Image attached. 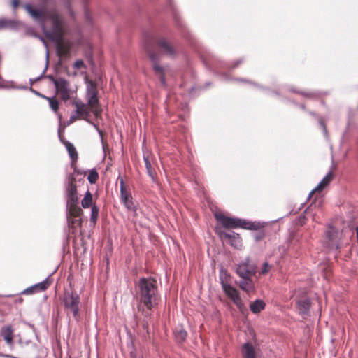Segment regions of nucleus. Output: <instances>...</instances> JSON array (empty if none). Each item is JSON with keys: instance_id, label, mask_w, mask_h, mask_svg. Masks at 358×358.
<instances>
[{"instance_id": "1", "label": "nucleus", "mask_w": 358, "mask_h": 358, "mask_svg": "<svg viewBox=\"0 0 358 358\" xmlns=\"http://www.w3.org/2000/svg\"><path fill=\"white\" fill-rule=\"evenodd\" d=\"M29 14L40 22L45 36L55 43L64 53L69 52L71 45L63 40L64 34V22L55 10L48 12L45 9H34L30 4L24 6Z\"/></svg>"}, {"instance_id": "2", "label": "nucleus", "mask_w": 358, "mask_h": 358, "mask_svg": "<svg viewBox=\"0 0 358 358\" xmlns=\"http://www.w3.org/2000/svg\"><path fill=\"white\" fill-rule=\"evenodd\" d=\"M136 289L139 301L138 310L144 317L149 318L152 315V308L158 305L161 299L157 280L153 278H141Z\"/></svg>"}, {"instance_id": "3", "label": "nucleus", "mask_w": 358, "mask_h": 358, "mask_svg": "<svg viewBox=\"0 0 358 358\" xmlns=\"http://www.w3.org/2000/svg\"><path fill=\"white\" fill-rule=\"evenodd\" d=\"M342 223L341 218L336 219L329 225V229L326 232L327 246L331 249L338 250V241L342 238L343 233H347V228L341 229L339 225Z\"/></svg>"}, {"instance_id": "4", "label": "nucleus", "mask_w": 358, "mask_h": 358, "mask_svg": "<svg viewBox=\"0 0 358 358\" xmlns=\"http://www.w3.org/2000/svg\"><path fill=\"white\" fill-rule=\"evenodd\" d=\"M62 303L66 314H72L73 317L78 321L80 320V299L76 292H66L64 294Z\"/></svg>"}, {"instance_id": "5", "label": "nucleus", "mask_w": 358, "mask_h": 358, "mask_svg": "<svg viewBox=\"0 0 358 358\" xmlns=\"http://www.w3.org/2000/svg\"><path fill=\"white\" fill-rule=\"evenodd\" d=\"M98 91L96 85L92 81L87 82L86 99L88 106L96 117H99L101 114V108L98 99Z\"/></svg>"}, {"instance_id": "6", "label": "nucleus", "mask_w": 358, "mask_h": 358, "mask_svg": "<svg viewBox=\"0 0 358 358\" xmlns=\"http://www.w3.org/2000/svg\"><path fill=\"white\" fill-rule=\"evenodd\" d=\"M236 271L241 278H252L257 273V266L246 258L237 265Z\"/></svg>"}, {"instance_id": "7", "label": "nucleus", "mask_w": 358, "mask_h": 358, "mask_svg": "<svg viewBox=\"0 0 358 358\" xmlns=\"http://www.w3.org/2000/svg\"><path fill=\"white\" fill-rule=\"evenodd\" d=\"M152 38H148L145 44V48L148 56L153 63V69L157 75L159 76L161 83L165 85V78L164 76V69L158 64V55L155 53L150 48Z\"/></svg>"}, {"instance_id": "8", "label": "nucleus", "mask_w": 358, "mask_h": 358, "mask_svg": "<svg viewBox=\"0 0 358 358\" xmlns=\"http://www.w3.org/2000/svg\"><path fill=\"white\" fill-rule=\"evenodd\" d=\"M224 294L227 295L228 298H229L234 303L238 309L243 312L245 309V304L242 301L238 290L231 285L225 286L224 288L222 289Z\"/></svg>"}, {"instance_id": "9", "label": "nucleus", "mask_w": 358, "mask_h": 358, "mask_svg": "<svg viewBox=\"0 0 358 358\" xmlns=\"http://www.w3.org/2000/svg\"><path fill=\"white\" fill-rule=\"evenodd\" d=\"M215 218L225 228L234 229L239 227L243 229V219L228 217L222 214H215Z\"/></svg>"}, {"instance_id": "10", "label": "nucleus", "mask_w": 358, "mask_h": 358, "mask_svg": "<svg viewBox=\"0 0 358 358\" xmlns=\"http://www.w3.org/2000/svg\"><path fill=\"white\" fill-rule=\"evenodd\" d=\"M55 86L57 93L62 100L66 101L70 99L71 90L69 88V84L66 80L59 78L58 80H55Z\"/></svg>"}, {"instance_id": "11", "label": "nucleus", "mask_w": 358, "mask_h": 358, "mask_svg": "<svg viewBox=\"0 0 358 358\" xmlns=\"http://www.w3.org/2000/svg\"><path fill=\"white\" fill-rule=\"evenodd\" d=\"M74 106L76 108V113L78 115H79L81 118L84 119L90 124H92L98 131L99 135L102 136V131L99 129L98 126L87 119V117L90 115V111L87 108V105L83 103L76 101L74 103Z\"/></svg>"}, {"instance_id": "12", "label": "nucleus", "mask_w": 358, "mask_h": 358, "mask_svg": "<svg viewBox=\"0 0 358 358\" xmlns=\"http://www.w3.org/2000/svg\"><path fill=\"white\" fill-rule=\"evenodd\" d=\"M67 201L66 203H74L78 204V197L77 187L76 185V181L74 178H69L68 182V186L66 190Z\"/></svg>"}, {"instance_id": "13", "label": "nucleus", "mask_w": 358, "mask_h": 358, "mask_svg": "<svg viewBox=\"0 0 358 358\" xmlns=\"http://www.w3.org/2000/svg\"><path fill=\"white\" fill-rule=\"evenodd\" d=\"M120 199L122 203L128 210L132 212L136 211V205L133 201V198L129 192H127L124 194H120Z\"/></svg>"}, {"instance_id": "14", "label": "nucleus", "mask_w": 358, "mask_h": 358, "mask_svg": "<svg viewBox=\"0 0 358 358\" xmlns=\"http://www.w3.org/2000/svg\"><path fill=\"white\" fill-rule=\"evenodd\" d=\"M13 329L11 325L3 326L1 329V336L9 346L13 343Z\"/></svg>"}, {"instance_id": "15", "label": "nucleus", "mask_w": 358, "mask_h": 358, "mask_svg": "<svg viewBox=\"0 0 358 358\" xmlns=\"http://www.w3.org/2000/svg\"><path fill=\"white\" fill-rule=\"evenodd\" d=\"M310 305V301L308 298L296 301L297 310L302 316H306L308 315Z\"/></svg>"}, {"instance_id": "16", "label": "nucleus", "mask_w": 358, "mask_h": 358, "mask_svg": "<svg viewBox=\"0 0 358 358\" xmlns=\"http://www.w3.org/2000/svg\"><path fill=\"white\" fill-rule=\"evenodd\" d=\"M222 236L229 241L230 245L232 247L235 248H241V241L238 234H236L235 232L224 233L222 234Z\"/></svg>"}, {"instance_id": "17", "label": "nucleus", "mask_w": 358, "mask_h": 358, "mask_svg": "<svg viewBox=\"0 0 358 358\" xmlns=\"http://www.w3.org/2000/svg\"><path fill=\"white\" fill-rule=\"evenodd\" d=\"M66 208L69 215L73 217L71 224H76V222L78 221L77 217H79L82 213V209L78 206V204L74 203H66Z\"/></svg>"}, {"instance_id": "18", "label": "nucleus", "mask_w": 358, "mask_h": 358, "mask_svg": "<svg viewBox=\"0 0 358 358\" xmlns=\"http://www.w3.org/2000/svg\"><path fill=\"white\" fill-rule=\"evenodd\" d=\"M238 285L241 289L248 294L255 290V284L252 278H241Z\"/></svg>"}, {"instance_id": "19", "label": "nucleus", "mask_w": 358, "mask_h": 358, "mask_svg": "<svg viewBox=\"0 0 358 358\" xmlns=\"http://www.w3.org/2000/svg\"><path fill=\"white\" fill-rule=\"evenodd\" d=\"M241 354L243 358H256V352L252 343H245L241 348Z\"/></svg>"}, {"instance_id": "20", "label": "nucleus", "mask_w": 358, "mask_h": 358, "mask_svg": "<svg viewBox=\"0 0 358 358\" xmlns=\"http://www.w3.org/2000/svg\"><path fill=\"white\" fill-rule=\"evenodd\" d=\"M159 47L164 51V54L173 56L175 54V50L173 47L168 43V41L164 38H161L157 41Z\"/></svg>"}, {"instance_id": "21", "label": "nucleus", "mask_w": 358, "mask_h": 358, "mask_svg": "<svg viewBox=\"0 0 358 358\" xmlns=\"http://www.w3.org/2000/svg\"><path fill=\"white\" fill-rule=\"evenodd\" d=\"M332 179H333V173L331 171H329L322 178V180L316 186V187L310 192L309 196H310L312 195V194H313L314 192H315V191L322 190L325 187H327L330 183V182L332 180Z\"/></svg>"}, {"instance_id": "22", "label": "nucleus", "mask_w": 358, "mask_h": 358, "mask_svg": "<svg viewBox=\"0 0 358 358\" xmlns=\"http://www.w3.org/2000/svg\"><path fill=\"white\" fill-rule=\"evenodd\" d=\"M174 336L176 341L179 343H183L187 336V331L182 326H178L173 331Z\"/></svg>"}, {"instance_id": "23", "label": "nucleus", "mask_w": 358, "mask_h": 358, "mask_svg": "<svg viewBox=\"0 0 358 358\" xmlns=\"http://www.w3.org/2000/svg\"><path fill=\"white\" fill-rule=\"evenodd\" d=\"M265 303L263 300L257 299L250 305V309L254 314H258L265 308Z\"/></svg>"}, {"instance_id": "24", "label": "nucleus", "mask_w": 358, "mask_h": 358, "mask_svg": "<svg viewBox=\"0 0 358 358\" xmlns=\"http://www.w3.org/2000/svg\"><path fill=\"white\" fill-rule=\"evenodd\" d=\"M64 145L68 151V153L72 162H76L78 159V153L74 145L69 141L64 142Z\"/></svg>"}, {"instance_id": "25", "label": "nucleus", "mask_w": 358, "mask_h": 358, "mask_svg": "<svg viewBox=\"0 0 358 358\" xmlns=\"http://www.w3.org/2000/svg\"><path fill=\"white\" fill-rule=\"evenodd\" d=\"M263 227L264 225L259 222H249L243 219V229H244L257 230Z\"/></svg>"}, {"instance_id": "26", "label": "nucleus", "mask_w": 358, "mask_h": 358, "mask_svg": "<svg viewBox=\"0 0 358 358\" xmlns=\"http://www.w3.org/2000/svg\"><path fill=\"white\" fill-rule=\"evenodd\" d=\"M220 280L222 289L224 288L225 286L231 285L230 275L227 273V271H224L223 269H221L220 273Z\"/></svg>"}, {"instance_id": "27", "label": "nucleus", "mask_w": 358, "mask_h": 358, "mask_svg": "<svg viewBox=\"0 0 358 358\" xmlns=\"http://www.w3.org/2000/svg\"><path fill=\"white\" fill-rule=\"evenodd\" d=\"M92 195L91 192L87 190L84 196V198L81 201V205L83 208H87L92 206Z\"/></svg>"}, {"instance_id": "28", "label": "nucleus", "mask_w": 358, "mask_h": 358, "mask_svg": "<svg viewBox=\"0 0 358 358\" xmlns=\"http://www.w3.org/2000/svg\"><path fill=\"white\" fill-rule=\"evenodd\" d=\"M50 282L48 280V278L39 283H36L32 286V288L36 289V292H43L48 289L50 286Z\"/></svg>"}, {"instance_id": "29", "label": "nucleus", "mask_w": 358, "mask_h": 358, "mask_svg": "<svg viewBox=\"0 0 358 358\" xmlns=\"http://www.w3.org/2000/svg\"><path fill=\"white\" fill-rule=\"evenodd\" d=\"M46 99L49 101L50 108L57 114L59 121H61L62 115L57 113L59 108V102L54 97H47Z\"/></svg>"}, {"instance_id": "30", "label": "nucleus", "mask_w": 358, "mask_h": 358, "mask_svg": "<svg viewBox=\"0 0 358 358\" xmlns=\"http://www.w3.org/2000/svg\"><path fill=\"white\" fill-rule=\"evenodd\" d=\"M143 159L145 162V168L149 176L152 178V180H155V171L152 169L151 163L149 161L148 156H143Z\"/></svg>"}, {"instance_id": "31", "label": "nucleus", "mask_w": 358, "mask_h": 358, "mask_svg": "<svg viewBox=\"0 0 358 358\" xmlns=\"http://www.w3.org/2000/svg\"><path fill=\"white\" fill-rule=\"evenodd\" d=\"M99 213V208L96 206L93 205L91 208L90 222L94 225L97 221Z\"/></svg>"}, {"instance_id": "32", "label": "nucleus", "mask_w": 358, "mask_h": 358, "mask_svg": "<svg viewBox=\"0 0 358 358\" xmlns=\"http://www.w3.org/2000/svg\"><path fill=\"white\" fill-rule=\"evenodd\" d=\"M15 22L13 20L6 18H0V29L14 27Z\"/></svg>"}, {"instance_id": "33", "label": "nucleus", "mask_w": 358, "mask_h": 358, "mask_svg": "<svg viewBox=\"0 0 358 358\" xmlns=\"http://www.w3.org/2000/svg\"><path fill=\"white\" fill-rule=\"evenodd\" d=\"M99 178V173L96 169H91L89 172L87 180L91 184H94L96 182Z\"/></svg>"}, {"instance_id": "34", "label": "nucleus", "mask_w": 358, "mask_h": 358, "mask_svg": "<svg viewBox=\"0 0 358 358\" xmlns=\"http://www.w3.org/2000/svg\"><path fill=\"white\" fill-rule=\"evenodd\" d=\"M271 268V266L269 265L268 262H264L262 265L261 271H259V275H266L269 272Z\"/></svg>"}, {"instance_id": "35", "label": "nucleus", "mask_w": 358, "mask_h": 358, "mask_svg": "<svg viewBox=\"0 0 358 358\" xmlns=\"http://www.w3.org/2000/svg\"><path fill=\"white\" fill-rule=\"evenodd\" d=\"M73 67L76 69H80L81 68H86V65L83 60L78 59L74 62Z\"/></svg>"}, {"instance_id": "36", "label": "nucleus", "mask_w": 358, "mask_h": 358, "mask_svg": "<svg viewBox=\"0 0 358 358\" xmlns=\"http://www.w3.org/2000/svg\"><path fill=\"white\" fill-rule=\"evenodd\" d=\"M117 180L120 181V194H124V192H127V191L126 189V187H125L123 178L118 177Z\"/></svg>"}, {"instance_id": "37", "label": "nucleus", "mask_w": 358, "mask_h": 358, "mask_svg": "<svg viewBox=\"0 0 358 358\" xmlns=\"http://www.w3.org/2000/svg\"><path fill=\"white\" fill-rule=\"evenodd\" d=\"M35 292H36V289L34 288H32V286H31L30 287H28L26 289H24L22 292V294H34Z\"/></svg>"}, {"instance_id": "38", "label": "nucleus", "mask_w": 358, "mask_h": 358, "mask_svg": "<svg viewBox=\"0 0 358 358\" xmlns=\"http://www.w3.org/2000/svg\"><path fill=\"white\" fill-rule=\"evenodd\" d=\"M80 118H81V117L79 115H78L75 111L73 114H71V115L70 117L69 123H73V122H75L76 120H77L78 119H80Z\"/></svg>"}, {"instance_id": "39", "label": "nucleus", "mask_w": 358, "mask_h": 358, "mask_svg": "<svg viewBox=\"0 0 358 358\" xmlns=\"http://www.w3.org/2000/svg\"><path fill=\"white\" fill-rule=\"evenodd\" d=\"M11 4L13 9H16L20 4V1L19 0H12Z\"/></svg>"}, {"instance_id": "40", "label": "nucleus", "mask_w": 358, "mask_h": 358, "mask_svg": "<svg viewBox=\"0 0 358 358\" xmlns=\"http://www.w3.org/2000/svg\"><path fill=\"white\" fill-rule=\"evenodd\" d=\"M30 90H31V91H32L35 94H36V95H38V96H41V97H43V98H44V99H46V98H47V96H44V95L41 94L39 92H38L37 91H36V90H33L31 87L30 88Z\"/></svg>"}, {"instance_id": "41", "label": "nucleus", "mask_w": 358, "mask_h": 358, "mask_svg": "<svg viewBox=\"0 0 358 358\" xmlns=\"http://www.w3.org/2000/svg\"><path fill=\"white\" fill-rule=\"evenodd\" d=\"M85 18L87 22H91V17L90 16L89 12L87 10H85Z\"/></svg>"}, {"instance_id": "42", "label": "nucleus", "mask_w": 358, "mask_h": 358, "mask_svg": "<svg viewBox=\"0 0 358 358\" xmlns=\"http://www.w3.org/2000/svg\"><path fill=\"white\" fill-rule=\"evenodd\" d=\"M262 237H263V234H259L255 236V240L256 241L261 240L262 238Z\"/></svg>"}, {"instance_id": "43", "label": "nucleus", "mask_w": 358, "mask_h": 358, "mask_svg": "<svg viewBox=\"0 0 358 358\" xmlns=\"http://www.w3.org/2000/svg\"><path fill=\"white\" fill-rule=\"evenodd\" d=\"M38 38H40V40L43 42V43L45 45V47L48 46V44L46 43V41L44 40L43 38H42L41 36H38Z\"/></svg>"}, {"instance_id": "44", "label": "nucleus", "mask_w": 358, "mask_h": 358, "mask_svg": "<svg viewBox=\"0 0 358 358\" xmlns=\"http://www.w3.org/2000/svg\"><path fill=\"white\" fill-rule=\"evenodd\" d=\"M320 125L322 126V127L324 129V133L326 134L327 133V129H326V127H325L324 124L322 122H320Z\"/></svg>"}, {"instance_id": "45", "label": "nucleus", "mask_w": 358, "mask_h": 358, "mask_svg": "<svg viewBox=\"0 0 358 358\" xmlns=\"http://www.w3.org/2000/svg\"><path fill=\"white\" fill-rule=\"evenodd\" d=\"M48 78H49L50 80H51L54 83H55V80H58V79H55V78H54V77H53L52 76H48Z\"/></svg>"}, {"instance_id": "46", "label": "nucleus", "mask_w": 358, "mask_h": 358, "mask_svg": "<svg viewBox=\"0 0 358 358\" xmlns=\"http://www.w3.org/2000/svg\"><path fill=\"white\" fill-rule=\"evenodd\" d=\"M45 69L43 70V73H41V75L40 76H38V77L36 79V80H39V79L43 76V75L45 73Z\"/></svg>"}, {"instance_id": "47", "label": "nucleus", "mask_w": 358, "mask_h": 358, "mask_svg": "<svg viewBox=\"0 0 358 358\" xmlns=\"http://www.w3.org/2000/svg\"><path fill=\"white\" fill-rule=\"evenodd\" d=\"M241 63V60H238L236 62V64H234V67H236L238 66L239 64Z\"/></svg>"}, {"instance_id": "48", "label": "nucleus", "mask_w": 358, "mask_h": 358, "mask_svg": "<svg viewBox=\"0 0 358 358\" xmlns=\"http://www.w3.org/2000/svg\"><path fill=\"white\" fill-rule=\"evenodd\" d=\"M354 234V232L351 230V229H349V236H352Z\"/></svg>"}, {"instance_id": "49", "label": "nucleus", "mask_w": 358, "mask_h": 358, "mask_svg": "<svg viewBox=\"0 0 358 358\" xmlns=\"http://www.w3.org/2000/svg\"><path fill=\"white\" fill-rule=\"evenodd\" d=\"M143 328L147 329L148 328V324H143Z\"/></svg>"}, {"instance_id": "50", "label": "nucleus", "mask_w": 358, "mask_h": 358, "mask_svg": "<svg viewBox=\"0 0 358 358\" xmlns=\"http://www.w3.org/2000/svg\"><path fill=\"white\" fill-rule=\"evenodd\" d=\"M356 233H357V238H358V227L356 228Z\"/></svg>"}, {"instance_id": "51", "label": "nucleus", "mask_w": 358, "mask_h": 358, "mask_svg": "<svg viewBox=\"0 0 358 358\" xmlns=\"http://www.w3.org/2000/svg\"><path fill=\"white\" fill-rule=\"evenodd\" d=\"M25 87H18L17 89H25Z\"/></svg>"}, {"instance_id": "52", "label": "nucleus", "mask_w": 358, "mask_h": 358, "mask_svg": "<svg viewBox=\"0 0 358 358\" xmlns=\"http://www.w3.org/2000/svg\"><path fill=\"white\" fill-rule=\"evenodd\" d=\"M303 94V95H305V96H309L310 95V94H306H306L304 93V94Z\"/></svg>"}, {"instance_id": "53", "label": "nucleus", "mask_w": 358, "mask_h": 358, "mask_svg": "<svg viewBox=\"0 0 358 358\" xmlns=\"http://www.w3.org/2000/svg\"><path fill=\"white\" fill-rule=\"evenodd\" d=\"M238 80L242 81V82L245 81V80H244V79H239Z\"/></svg>"}, {"instance_id": "54", "label": "nucleus", "mask_w": 358, "mask_h": 358, "mask_svg": "<svg viewBox=\"0 0 358 358\" xmlns=\"http://www.w3.org/2000/svg\"><path fill=\"white\" fill-rule=\"evenodd\" d=\"M69 13H70L71 15H73L71 10H69Z\"/></svg>"}]
</instances>
